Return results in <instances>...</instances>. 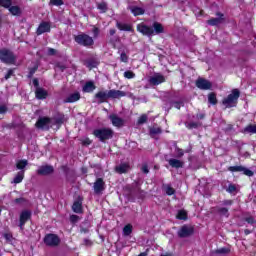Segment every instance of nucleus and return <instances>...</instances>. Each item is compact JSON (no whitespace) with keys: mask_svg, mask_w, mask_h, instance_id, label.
I'll use <instances>...</instances> for the list:
<instances>
[{"mask_svg":"<svg viewBox=\"0 0 256 256\" xmlns=\"http://www.w3.org/2000/svg\"><path fill=\"white\" fill-rule=\"evenodd\" d=\"M93 135L99 139V141H107L113 139V130L111 128H99L93 131Z\"/></svg>","mask_w":256,"mask_h":256,"instance_id":"obj_1","label":"nucleus"},{"mask_svg":"<svg viewBox=\"0 0 256 256\" xmlns=\"http://www.w3.org/2000/svg\"><path fill=\"white\" fill-rule=\"evenodd\" d=\"M239 91L237 89L232 90V93L223 100L225 107H235L237 105V99H239Z\"/></svg>","mask_w":256,"mask_h":256,"instance_id":"obj_2","label":"nucleus"},{"mask_svg":"<svg viewBox=\"0 0 256 256\" xmlns=\"http://www.w3.org/2000/svg\"><path fill=\"white\" fill-rule=\"evenodd\" d=\"M74 39L78 45H83V47H91L95 43L93 38L87 34H79Z\"/></svg>","mask_w":256,"mask_h":256,"instance_id":"obj_3","label":"nucleus"},{"mask_svg":"<svg viewBox=\"0 0 256 256\" xmlns=\"http://www.w3.org/2000/svg\"><path fill=\"white\" fill-rule=\"evenodd\" d=\"M138 33L145 35L146 37H152L155 35V31H153V27L146 25L145 23H140L136 27Z\"/></svg>","mask_w":256,"mask_h":256,"instance_id":"obj_4","label":"nucleus"},{"mask_svg":"<svg viewBox=\"0 0 256 256\" xmlns=\"http://www.w3.org/2000/svg\"><path fill=\"white\" fill-rule=\"evenodd\" d=\"M44 243L48 247H57V245H59V243H61V240L59 239V236H57L55 234H47L44 237Z\"/></svg>","mask_w":256,"mask_h":256,"instance_id":"obj_5","label":"nucleus"},{"mask_svg":"<svg viewBox=\"0 0 256 256\" xmlns=\"http://www.w3.org/2000/svg\"><path fill=\"white\" fill-rule=\"evenodd\" d=\"M0 59L3 63H15V56L13 55V52L9 50H1Z\"/></svg>","mask_w":256,"mask_h":256,"instance_id":"obj_6","label":"nucleus"},{"mask_svg":"<svg viewBox=\"0 0 256 256\" xmlns=\"http://www.w3.org/2000/svg\"><path fill=\"white\" fill-rule=\"evenodd\" d=\"M37 129H43L47 131L51 127V118L42 117L36 122Z\"/></svg>","mask_w":256,"mask_h":256,"instance_id":"obj_7","label":"nucleus"},{"mask_svg":"<svg viewBox=\"0 0 256 256\" xmlns=\"http://www.w3.org/2000/svg\"><path fill=\"white\" fill-rule=\"evenodd\" d=\"M190 235H193V227L191 226L184 225L178 231V237L185 238L189 237Z\"/></svg>","mask_w":256,"mask_h":256,"instance_id":"obj_8","label":"nucleus"},{"mask_svg":"<svg viewBox=\"0 0 256 256\" xmlns=\"http://www.w3.org/2000/svg\"><path fill=\"white\" fill-rule=\"evenodd\" d=\"M150 85H161V83H165V76L161 74H154L149 78Z\"/></svg>","mask_w":256,"mask_h":256,"instance_id":"obj_9","label":"nucleus"},{"mask_svg":"<svg viewBox=\"0 0 256 256\" xmlns=\"http://www.w3.org/2000/svg\"><path fill=\"white\" fill-rule=\"evenodd\" d=\"M196 87H198V89H202L204 91H207L208 89H211V82H209V80L199 78L196 81Z\"/></svg>","mask_w":256,"mask_h":256,"instance_id":"obj_10","label":"nucleus"},{"mask_svg":"<svg viewBox=\"0 0 256 256\" xmlns=\"http://www.w3.org/2000/svg\"><path fill=\"white\" fill-rule=\"evenodd\" d=\"M102 191H105V182L103 179L98 178L96 182L94 183V193L99 195Z\"/></svg>","mask_w":256,"mask_h":256,"instance_id":"obj_11","label":"nucleus"},{"mask_svg":"<svg viewBox=\"0 0 256 256\" xmlns=\"http://www.w3.org/2000/svg\"><path fill=\"white\" fill-rule=\"evenodd\" d=\"M49 31H51V24H49V22H42L37 29V35L49 33Z\"/></svg>","mask_w":256,"mask_h":256,"instance_id":"obj_12","label":"nucleus"},{"mask_svg":"<svg viewBox=\"0 0 256 256\" xmlns=\"http://www.w3.org/2000/svg\"><path fill=\"white\" fill-rule=\"evenodd\" d=\"M53 171H54L53 166L44 165L38 168L37 173L38 175H51Z\"/></svg>","mask_w":256,"mask_h":256,"instance_id":"obj_13","label":"nucleus"},{"mask_svg":"<svg viewBox=\"0 0 256 256\" xmlns=\"http://www.w3.org/2000/svg\"><path fill=\"white\" fill-rule=\"evenodd\" d=\"M109 99H121V97H125L127 93L121 90H110L108 91Z\"/></svg>","mask_w":256,"mask_h":256,"instance_id":"obj_14","label":"nucleus"},{"mask_svg":"<svg viewBox=\"0 0 256 256\" xmlns=\"http://www.w3.org/2000/svg\"><path fill=\"white\" fill-rule=\"evenodd\" d=\"M109 119L111 120V123L112 125H114V127H123L124 121L119 116L115 114H111L109 116Z\"/></svg>","mask_w":256,"mask_h":256,"instance_id":"obj_15","label":"nucleus"},{"mask_svg":"<svg viewBox=\"0 0 256 256\" xmlns=\"http://www.w3.org/2000/svg\"><path fill=\"white\" fill-rule=\"evenodd\" d=\"M95 97L99 103H105L109 99V91H99L95 94Z\"/></svg>","mask_w":256,"mask_h":256,"instance_id":"obj_16","label":"nucleus"},{"mask_svg":"<svg viewBox=\"0 0 256 256\" xmlns=\"http://www.w3.org/2000/svg\"><path fill=\"white\" fill-rule=\"evenodd\" d=\"M80 99H81V94L79 92H74L64 100V103H75Z\"/></svg>","mask_w":256,"mask_h":256,"instance_id":"obj_17","label":"nucleus"},{"mask_svg":"<svg viewBox=\"0 0 256 256\" xmlns=\"http://www.w3.org/2000/svg\"><path fill=\"white\" fill-rule=\"evenodd\" d=\"M31 217V212L29 211H23L20 214V228L23 229V225L29 221V218Z\"/></svg>","mask_w":256,"mask_h":256,"instance_id":"obj_18","label":"nucleus"},{"mask_svg":"<svg viewBox=\"0 0 256 256\" xmlns=\"http://www.w3.org/2000/svg\"><path fill=\"white\" fill-rule=\"evenodd\" d=\"M129 9H130L131 13L134 15V17L145 14V9H143L139 6H129Z\"/></svg>","mask_w":256,"mask_h":256,"instance_id":"obj_19","label":"nucleus"},{"mask_svg":"<svg viewBox=\"0 0 256 256\" xmlns=\"http://www.w3.org/2000/svg\"><path fill=\"white\" fill-rule=\"evenodd\" d=\"M117 28L120 31H128L130 33H133V26L131 24H127V23H117Z\"/></svg>","mask_w":256,"mask_h":256,"instance_id":"obj_20","label":"nucleus"},{"mask_svg":"<svg viewBox=\"0 0 256 256\" xmlns=\"http://www.w3.org/2000/svg\"><path fill=\"white\" fill-rule=\"evenodd\" d=\"M224 19H223V14H218V18H212L210 20H208V25H221V23H223Z\"/></svg>","mask_w":256,"mask_h":256,"instance_id":"obj_21","label":"nucleus"},{"mask_svg":"<svg viewBox=\"0 0 256 256\" xmlns=\"http://www.w3.org/2000/svg\"><path fill=\"white\" fill-rule=\"evenodd\" d=\"M96 87L95 84L93 82H87L83 88L82 91L84 93H93V91H95Z\"/></svg>","mask_w":256,"mask_h":256,"instance_id":"obj_22","label":"nucleus"},{"mask_svg":"<svg viewBox=\"0 0 256 256\" xmlns=\"http://www.w3.org/2000/svg\"><path fill=\"white\" fill-rule=\"evenodd\" d=\"M35 94L37 99H47L48 95L47 91L43 88H36Z\"/></svg>","mask_w":256,"mask_h":256,"instance_id":"obj_23","label":"nucleus"},{"mask_svg":"<svg viewBox=\"0 0 256 256\" xmlns=\"http://www.w3.org/2000/svg\"><path fill=\"white\" fill-rule=\"evenodd\" d=\"M170 167H174V169H180L183 167V161L177 159H170L168 161Z\"/></svg>","mask_w":256,"mask_h":256,"instance_id":"obj_24","label":"nucleus"},{"mask_svg":"<svg viewBox=\"0 0 256 256\" xmlns=\"http://www.w3.org/2000/svg\"><path fill=\"white\" fill-rule=\"evenodd\" d=\"M243 133H250L251 135L256 134V124H250L246 126L243 130Z\"/></svg>","mask_w":256,"mask_h":256,"instance_id":"obj_25","label":"nucleus"},{"mask_svg":"<svg viewBox=\"0 0 256 256\" xmlns=\"http://www.w3.org/2000/svg\"><path fill=\"white\" fill-rule=\"evenodd\" d=\"M85 65L88 67V69H95V67L99 65V61L97 59H90L85 62Z\"/></svg>","mask_w":256,"mask_h":256,"instance_id":"obj_26","label":"nucleus"},{"mask_svg":"<svg viewBox=\"0 0 256 256\" xmlns=\"http://www.w3.org/2000/svg\"><path fill=\"white\" fill-rule=\"evenodd\" d=\"M117 173H127L129 171V164H120L116 167Z\"/></svg>","mask_w":256,"mask_h":256,"instance_id":"obj_27","label":"nucleus"},{"mask_svg":"<svg viewBox=\"0 0 256 256\" xmlns=\"http://www.w3.org/2000/svg\"><path fill=\"white\" fill-rule=\"evenodd\" d=\"M153 31H154V35L155 34H159V33H163L164 29H163V25H161V23L159 22H155L153 24Z\"/></svg>","mask_w":256,"mask_h":256,"instance_id":"obj_28","label":"nucleus"},{"mask_svg":"<svg viewBox=\"0 0 256 256\" xmlns=\"http://www.w3.org/2000/svg\"><path fill=\"white\" fill-rule=\"evenodd\" d=\"M157 135H161V128L153 126L150 128V136L155 138Z\"/></svg>","mask_w":256,"mask_h":256,"instance_id":"obj_29","label":"nucleus"},{"mask_svg":"<svg viewBox=\"0 0 256 256\" xmlns=\"http://www.w3.org/2000/svg\"><path fill=\"white\" fill-rule=\"evenodd\" d=\"M8 9L11 15H15V16L21 15V8H19V6H10Z\"/></svg>","mask_w":256,"mask_h":256,"instance_id":"obj_30","label":"nucleus"},{"mask_svg":"<svg viewBox=\"0 0 256 256\" xmlns=\"http://www.w3.org/2000/svg\"><path fill=\"white\" fill-rule=\"evenodd\" d=\"M72 209L74 213H81V211L83 210L81 202L80 201L74 202Z\"/></svg>","mask_w":256,"mask_h":256,"instance_id":"obj_31","label":"nucleus"},{"mask_svg":"<svg viewBox=\"0 0 256 256\" xmlns=\"http://www.w3.org/2000/svg\"><path fill=\"white\" fill-rule=\"evenodd\" d=\"M163 190L165 191L166 195H175V189L169 184L163 185Z\"/></svg>","mask_w":256,"mask_h":256,"instance_id":"obj_32","label":"nucleus"},{"mask_svg":"<svg viewBox=\"0 0 256 256\" xmlns=\"http://www.w3.org/2000/svg\"><path fill=\"white\" fill-rule=\"evenodd\" d=\"M131 233H133V226H131V224H128L123 228V235L127 237L131 235Z\"/></svg>","mask_w":256,"mask_h":256,"instance_id":"obj_33","label":"nucleus"},{"mask_svg":"<svg viewBox=\"0 0 256 256\" xmlns=\"http://www.w3.org/2000/svg\"><path fill=\"white\" fill-rule=\"evenodd\" d=\"M25 177V173L24 172H19L16 177H14V180L12 183H21V181H23V178Z\"/></svg>","mask_w":256,"mask_h":256,"instance_id":"obj_34","label":"nucleus"},{"mask_svg":"<svg viewBox=\"0 0 256 256\" xmlns=\"http://www.w3.org/2000/svg\"><path fill=\"white\" fill-rule=\"evenodd\" d=\"M177 219H180V220H187V212L185 210H180L178 211V214H177Z\"/></svg>","mask_w":256,"mask_h":256,"instance_id":"obj_35","label":"nucleus"},{"mask_svg":"<svg viewBox=\"0 0 256 256\" xmlns=\"http://www.w3.org/2000/svg\"><path fill=\"white\" fill-rule=\"evenodd\" d=\"M27 160H20L16 163V167L17 169H25V167H27Z\"/></svg>","mask_w":256,"mask_h":256,"instance_id":"obj_36","label":"nucleus"},{"mask_svg":"<svg viewBox=\"0 0 256 256\" xmlns=\"http://www.w3.org/2000/svg\"><path fill=\"white\" fill-rule=\"evenodd\" d=\"M208 101H209V103H211V105H216L217 104V96L213 93L209 94Z\"/></svg>","mask_w":256,"mask_h":256,"instance_id":"obj_37","label":"nucleus"},{"mask_svg":"<svg viewBox=\"0 0 256 256\" xmlns=\"http://www.w3.org/2000/svg\"><path fill=\"white\" fill-rule=\"evenodd\" d=\"M11 0H0L1 7H5V9H9L11 7Z\"/></svg>","mask_w":256,"mask_h":256,"instance_id":"obj_38","label":"nucleus"},{"mask_svg":"<svg viewBox=\"0 0 256 256\" xmlns=\"http://www.w3.org/2000/svg\"><path fill=\"white\" fill-rule=\"evenodd\" d=\"M97 8L101 11V13H105V11H107V4L105 2H101L97 5Z\"/></svg>","mask_w":256,"mask_h":256,"instance_id":"obj_39","label":"nucleus"},{"mask_svg":"<svg viewBox=\"0 0 256 256\" xmlns=\"http://www.w3.org/2000/svg\"><path fill=\"white\" fill-rule=\"evenodd\" d=\"M125 79H135V73L133 71L124 72Z\"/></svg>","mask_w":256,"mask_h":256,"instance_id":"obj_40","label":"nucleus"},{"mask_svg":"<svg viewBox=\"0 0 256 256\" xmlns=\"http://www.w3.org/2000/svg\"><path fill=\"white\" fill-rule=\"evenodd\" d=\"M218 213H220V215H225V217H229V210L227 208H219Z\"/></svg>","mask_w":256,"mask_h":256,"instance_id":"obj_41","label":"nucleus"},{"mask_svg":"<svg viewBox=\"0 0 256 256\" xmlns=\"http://www.w3.org/2000/svg\"><path fill=\"white\" fill-rule=\"evenodd\" d=\"M50 5H55L56 7H59L63 5V0H50Z\"/></svg>","mask_w":256,"mask_h":256,"instance_id":"obj_42","label":"nucleus"},{"mask_svg":"<svg viewBox=\"0 0 256 256\" xmlns=\"http://www.w3.org/2000/svg\"><path fill=\"white\" fill-rule=\"evenodd\" d=\"M147 122V115H142L140 116V118L138 119V125H143V123Z\"/></svg>","mask_w":256,"mask_h":256,"instance_id":"obj_43","label":"nucleus"},{"mask_svg":"<svg viewBox=\"0 0 256 256\" xmlns=\"http://www.w3.org/2000/svg\"><path fill=\"white\" fill-rule=\"evenodd\" d=\"M230 249L229 248H220L217 250V253H220L222 255H227V253H230Z\"/></svg>","mask_w":256,"mask_h":256,"instance_id":"obj_44","label":"nucleus"},{"mask_svg":"<svg viewBox=\"0 0 256 256\" xmlns=\"http://www.w3.org/2000/svg\"><path fill=\"white\" fill-rule=\"evenodd\" d=\"M120 61H122V63H127V61H129V56H127L125 53H121Z\"/></svg>","mask_w":256,"mask_h":256,"instance_id":"obj_45","label":"nucleus"},{"mask_svg":"<svg viewBox=\"0 0 256 256\" xmlns=\"http://www.w3.org/2000/svg\"><path fill=\"white\" fill-rule=\"evenodd\" d=\"M228 193H235L237 191V187L233 184H230L227 188Z\"/></svg>","mask_w":256,"mask_h":256,"instance_id":"obj_46","label":"nucleus"},{"mask_svg":"<svg viewBox=\"0 0 256 256\" xmlns=\"http://www.w3.org/2000/svg\"><path fill=\"white\" fill-rule=\"evenodd\" d=\"M243 174L247 175V177H253V171H251L249 168H244Z\"/></svg>","mask_w":256,"mask_h":256,"instance_id":"obj_47","label":"nucleus"},{"mask_svg":"<svg viewBox=\"0 0 256 256\" xmlns=\"http://www.w3.org/2000/svg\"><path fill=\"white\" fill-rule=\"evenodd\" d=\"M244 170H245V167H243V166H234V167H232V171H238L240 173H243Z\"/></svg>","mask_w":256,"mask_h":256,"instance_id":"obj_48","label":"nucleus"},{"mask_svg":"<svg viewBox=\"0 0 256 256\" xmlns=\"http://www.w3.org/2000/svg\"><path fill=\"white\" fill-rule=\"evenodd\" d=\"M81 143L82 145L87 146V145H91L92 141L89 138H84V139H81Z\"/></svg>","mask_w":256,"mask_h":256,"instance_id":"obj_49","label":"nucleus"},{"mask_svg":"<svg viewBox=\"0 0 256 256\" xmlns=\"http://www.w3.org/2000/svg\"><path fill=\"white\" fill-rule=\"evenodd\" d=\"M70 221H71V223H77V221H79V216L71 215L70 216Z\"/></svg>","mask_w":256,"mask_h":256,"instance_id":"obj_50","label":"nucleus"},{"mask_svg":"<svg viewBox=\"0 0 256 256\" xmlns=\"http://www.w3.org/2000/svg\"><path fill=\"white\" fill-rule=\"evenodd\" d=\"M141 171L142 173H145V174L149 173V166H147V164L142 165Z\"/></svg>","mask_w":256,"mask_h":256,"instance_id":"obj_51","label":"nucleus"},{"mask_svg":"<svg viewBox=\"0 0 256 256\" xmlns=\"http://www.w3.org/2000/svg\"><path fill=\"white\" fill-rule=\"evenodd\" d=\"M188 129H197L199 127L198 123H189L187 124Z\"/></svg>","mask_w":256,"mask_h":256,"instance_id":"obj_52","label":"nucleus"},{"mask_svg":"<svg viewBox=\"0 0 256 256\" xmlns=\"http://www.w3.org/2000/svg\"><path fill=\"white\" fill-rule=\"evenodd\" d=\"M4 113H7V106L1 105L0 106V115H3Z\"/></svg>","mask_w":256,"mask_h":256,"instance_id":"obj_53","label":"nucleus"},{"mask_svg":"<svg viewBox=\"0 0 256 256\" xmlns=\"http://www.w3.org/2000/svg\"><path fill=\"white\" fill-rule=\"evenodd\" d=\"M245 221L247 222V223H250V225H253V223H255V219H253V217H247V218H245Z\"/></svg>","mask_w":256,"mask_h":256,"instance_id":"obj_54","label":"nucleus"},{"mask_svg":"<svg viewBox=\"0 0 256 256\" xmlns=\"http://www.w3.org/2000/svg\"><path fill=\"white\" fill-rule=\"evenodd\" d=\"M92 33L94 34V37H98V35H99V28L94 27L93 30H92Z\"/></svg>","mask_w":256,"mask_h":256,"instance_id":"obj_55","label":"nucleus"},{"mask_svg":"<svg viewBox=\"0 0 256 256\" xmlns=\"http://www.w3.org/2000/svg\"><path fill=\"white\" fill-rule=\"evenodd\" d=\"M13 75V70H8L7 74L5 75V79H9Z\"/></svg>","mask_w":256,"mask_h":256,"instance_id":"obj_56","label":"nucleus"},{"mask_svg":"<svg viewBox=\"0 0 256 256\" xmlns=\"http://www.w3.org/2000/svg\"><path fill=\"white\" fill-rule=\"evenodd\" d=\"M56 51L53 48L48 49V55H55Z\"/></svg>","mask_w":256,"mask_h":256,"instance_id":"obj_57","label":"nucleus"},{"mask_svg":"<svg viewBox=\"0 0 256 256\" xmlns=\"http://www.w3.org/2000/svg\"><path fill=\"white\" fill-rule=\"evenodd\" d=\"M33 85H34V87H37V89H40V88H39V80L34 79V80H33Z\"/></svg>","mask_w":256,"mask_h":256,"instance_id":"obj_58","label":"nucleus"},{"mask_svg":"<svg viewBox=\"0 0 256 256\" xmlns=\"http://www.w3.org/2000/svg\"><path fill=\"white\" fill-rule=\"evenodd\" d=\"M177 153H178V157H183V155H184V152L182 149H178Z\"/></svg>","mask_w":256,"mask_h":256,"instance_id":"obj_59","label":"nucleus"},{"mask_svg":"<svg viewBox=\"0 0 256 256\" xmlns=\"http://www.w3.org/2000/svg\"><path fill=\"white\" fill-rule=\"evenodd\" d=\"M233 201L231 200H226L224 201V205H232Z\"/></svg>","mask_w":256,"mask_h":256,"instance_id":"obj_60","label":"nucleus"},{"mask_svg":"<svg viewBox=\"0 0 256 256\" xmlns=\"http://www.w3.org/2000/svg\"><path fill=\"white\" fill-rule=\"evenodd\" d=\"M115 33H116V30H115V29H110L109 34H110L111 36L115 35Z\"/></svg>","mask_w":256,"mask_h":256,"instance_id":"obj_61","label":"nucleus"},{"mask_svg":"<svg viewBox=\"0 0 256 256\" xmlns=\"http://www.w3.org/2000/svg\"><path fill=\"white\" fill-rule=\"evenodd\" d=\"M174 107H175L176 109H181V104H180V103H175V104H174Z\"/></svg>","mask_w":256,"mask_h":256,"instance_id":"obj_62","label":"nucleus"},{"mask_svg":"<svg viewBox=\"0 0 256 256\" xmlns=\"http://www.w3.org/2000/svg\"><path fill=\"white\" fill-rule=\"evenodd\" d=\"M35 71H37V68H34L30 71V75H33V73H35Z\"/></svg>","mask_w":256,"mask_h":256,"instance_id":"obj_63","label":"nucleus"},{"mask_svg":"<svg viewBox=\"0 0 256 256\" xmlns=\"http://www.w3.org/2000/svg\"><path fill=\"white\" fill-rule=\"evenodd\" d=\"M138 256H147L146 252L140 253Z\"/></svg>","mask_w":256,"mask_h":256,"instance_id":"obj_64","label":"nucleus"}]
</instances>
